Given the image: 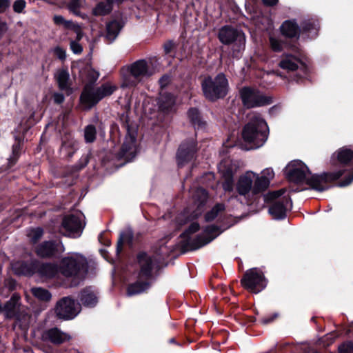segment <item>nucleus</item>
I'll return each mask as SVG.
<instances>
[{
	"instance_id": "25",
	"label": "nucleus",
	"mask_w": 353,
	"mask_h": 353,
	"mask_svg": "<svg viewBox=\"0 0 353 353\" xmlns=\"http://www.w3.org/2000/svg\"><path fill=\"white\" fill-rule=\"evenodd\" d=\"M187 117L195 131H204L206 129L207 122L198 108H190L187 111Z\"/></svg>"
},
{
	"instance_id": "2",
	"label": "nucleus",
	"mask_w": 353,
	"mask_h": 353,
	"mask_svg": "<svg viewBox=\"0 0 353 353\" xmlns=\"http://www.w3.org/2000/svg\"><path fill=\"white\" fill-rule=\"evenodd\" d=\"M269 128L265 121L258 116L252 117L242 130V138L249 146L248 149H256L268 139Z\"/></svg>"
},
{
	"instance_id": "61",
	"label": "nucleus",
	"mask_w": 353,
	"mask_h": 353,
	"mask_svg": "<svg viewBox=\"0 0 353 353\" xmlns=\"http://www.w3.org/2000/svg\"><path fill=\"white\" fill-rule=\"evenodd\" d=\"M10 6V0H0V12H4Z\"/></svg>"
},
{
	"instance_id": "22",
	"label": "nucleus",
	"mask_w": 353,
	"mask_h": 353,
	"mask_svg": "<svg viewBox=\"0 0 353 353\" xmlns=\"http://www.w3.org/2000/svg\"><path fill=\"white\" fill-rule=\"evenodd\" d=\"M37 274L43 280H52L57 278L60 274L59 263L55 262H43L37 260Z\"/></svg>"
},
{
	"instance_id": "46",
	"label": "nucleus",
	"mask_w": 353,
	"mask_h": 353,
	"mask_svg": "<svg viewBox=\"0 0 353 353\" xmlns=\"http://www.w3.org/2000/svg\"><path fill=\"white\" fill-rule=\"evenodd\" d=\"M194 197L199 205H204L208 199V192L203 188H199L195 192Z\"/></svg>"
},
{
	"instance_id": "11",
	"label": "nucleus",
	"mask_w": 353,
	"mask_h": 353,
	"mask_svg": "<svg viewBox=\"0 0 353 353\" xmlns=\"http://www.w3.org/2000/svg\"><path fill=\"white\" fill-rule=\"evenodd\" d=\"M346 170L340 169L336 172H323L320 174H308L305 180L311 190L324 192L334 186V183L345 174Z\"/></svg>"
},
{
	"instance_id": "41",
	"label": "nucleus",
	"mask_w": 353,
	"mask_h": 353,
	"mask_svg": "<svg viewBox=\"0 0 353 353\" xmlns=\"http://www.w3.org/2000/svg\"><path fill=\"white\" fill-rule=\"evenodd\" d=\"M32 293L34 296L42 301H49L52 298V294L49 290L42 288H32Z\"/></svg>"
},
{
	"instance_id": "12",
	"label": "nucleus",
	"mask_w": 353,
	"mask_h": 353,
	"mask_svg": "<svg viewBox=\"0 0 353 353\" xmlns=\"http://www.w3.org/2000/svg\"><path fill=\"white\" fill-rule=\"evenodd\" d=\"M239 97L246 109L267 106L273 103L271 96L265 94L259 88L243 86L239 90Z\"/></svg>"
},
{
	"instance_id": "52",
	"label": "nucleus",
	"mask_w": 353,
	"mask_h": 353,
	"mask_svg": "<svg viewBox=\"0 0 353 353\" xmlns=\"http://www.w3.org/2000/svg\"><path fill=\"white\" fill-rule=\"evenodd\" d=\"M54 55L61 61H65L66 59V52L64 49L59 46H57L54 49Z\"/></svg>"
},
{
	"instance_id": "30",
	"label": "nucleus",
	"mask_w": 353,
	"mask_h": 353,
	"mask_svg": "<svg viewBox=\"0 0 353 353\" xmlns=\"http://www.w3.org/2000/svg\"><path fill=\"white\" fill-rule=\"evenodd\" d=\"M252 173L247 172L241 175L236 185V190L241 196H246L250 192H252L253 179Z\"/></svg>"
},
{
	"instance_id": "57",
	"label": "nucleus",
	"mask_w": 353,
	"mask_h": 353,
	"mask_svg": "<svg viewBox=\"0 0 353 353\" xmlns=\"http://www.w3.org/2000/svg\"><path fill=\"white\" fill-rule=\"evenodd\" d=\"M52 97H53L54 103L59 104V105L63 103V101L65 100V97H64L63 94L61 93V92L54 93Z\"/></svg>"
},
{
	"instance_id": "15",
	"label": "nucleus",
	"mask_w": 353,
	"mask_h": 353,
	"mask_svg": "<svg viewBox=\"0 0 353 353\" xmlns=\"http://www.w3.org/2000/svg\"><path fill=\"white\" fill-rule=\"evenodd\" d=\"M34 252L42 259H59L65 252V247L61 240L51 239L37 244Z\"/></svg>"
},
{
	"instance_id": "33",
	"label": "nucleus",
	"mask_w": 353,
	"mask_h": 353,
	"mask_svg": "<svg viewBox=\"0 0 353 353\" xmlns=\"http://www.w3.org/2000/svg\"><path fill=\"white\" fill-rule=\"evenodd\" d=\"M59 88L63 91L72 90L70 82V74L67 69H61L58 70L55 75Z\"/></svg>"
},
{
	"instance_id": "55",
	"label": "nucleus",
	"mask_w": 353,
	"mask_h": 353,
	"mask_svg": "<svg viewBox=\"0 0 353 353\" xmlns=\"http://www.w3.org/2000/svg\"><path fill=\"white\" fill-rule=\"evenodd\" d=\"M170 78L168 75H163L159 80V83L161 89V91H163V89L170 83Z\"/></svg>"
},
{
	"instance_id": "5",
	"label": "nucleus",
	"mask_w": 353,
	"mask_h": 353,
	"mask_svg": "<svg viewBox=\"0 0 353 353\" xmlns=\"http://www.w3.org/2000/svg\"><path fill=\"white\" fill-rule=\"evenodd\" d=\"M203 97L209 102L223 99L228 94L230 85L226 75L220 72L214 77L208 75L201 82Z\"/></svg>"
},
{
	"instance_id": "8",
	"label": "nucleus",
	"mask_w": 353,
	"mask_h": 353,
	"mask_svg": "<svg viewBox=\"0 0 353 353\" xmlns=\"http://www.w3.org/2000/svg\"><path fill=\"white\" fill-rule=\"evenodd\" d=\"M153 74V69L146 60H137L128 67L127 73L123 75L121 86L123 88H134L143 79L149 78Z\"/></svg>"
},
{
	"instance_id": "29",
	"label": "nucleus",
	"mask_w": 353,
	"mask_h": 353,
	"mask_svg": "<svg viewBox=\"0 0 353 353\" xmlns=\"http://www.w3.org/2000/svg\"><path fill=\"white\" fill-rule=\"evenodd\" d=\"M78 143L70 136H64L60 148V154L63 159H70L78 150Z\"/></svg>"
},
{
	"instance_id": "18",
	"label": "nucleus",
	"mask_w": 353,
	"mask_h": 353,
	"mask_svg": "<svg viewBox=\"0 0 353 353\" xmlns=\"http://www.w3.org/2000/svg\"><path fill=\"white\" fill-rule=\"evenodd\" d=\"M61 225L64 236L76 239L81 236L85 223L81 221V214H69L63 217Z\"/></svg>"
},
{
	"instance_id": "59",
	"label": "nucleus",
	"mask_w": 353,
	"mask_h": 353,
	"mask_svg": "<svg viewBox=\"0 0 353 353\" xmlns=\"http://www.w3.org/2000/svg\"><path fill=\"white\" fill-rule=\"evenodd\" d=\"M223 181H232L234 180V173L232 169L228 168L225 170L223 174Z\"/></svg>"
},
{
	"instance_id": "28",
	"label": "nucleus",
	"mask_w": 353,
	"mask_h": 353,
	"mask_svg": "<svg viewBox=\"0 0 353 353\" xmlns=\"http://www.w3.org/2000/svg\"><path fill=\"white\" fill-rule=\"evenodd\" d=\"M43 337L46 340L54 345H61L69 341L71 339L69 334L63 332L58 327H52L46 330L43 334Z\"/></svg>"
},
{
	"instance_id": "42",
	"label": "nucleus",
	"mask_w": 353,
	"mask_h": 353,
	"mask_svg": "<svg viewBox=\"0 0 353 353\" xmlns=\"http://www.w3.org/2000/svg\"><path fill=\"white\" fill-rule=\"evenodd\" d=\"M44 230L41 227L32 228L30 229V232L28 234V236L30 239L32 244H38V242L43 237Z\"/></svg>"
},
{
	"instance_id": "10",
	"label": "nucleus",
	"mask_w": 353,
	"mask_h": 353,
	"mask_svg": "<svg viewBox=\"0 0 353 353\" xmlns=\"http://www.w3.org/2000/svg\"><path fill=\"white\" fill-rule=\"evenodd\" d=\"M120 120L122 123V128L126 131V134L124 142L117 153V158L124 159L125 162H130L137 154V130L130 123L128 116L123 114Z\"/></svg>"
},
{
	"instance_id": "17",
	"label": "nucleus",
	"mask_w": 353,
	"mask_h": 353,
	"mask_svg": "<svg viewBox=\"0 0 353 353\" xmlns=\"http://www.w3.org/2000/svg\"><path fill=\"white\" fill-rule=\"evenodd\" d=\"M80 305L71 296H64L60 299L56 303L54 312L59 319L71 320L79 313Z\"/></svg>"
},
{
	"instance_id": "24",
	"label": "nucleus",
	"mask_w": 353,
	"mask_h": 353,
	"mask_svg": "<svg viewBox=\"0 0 353 353\" xmlns=\"http://www.w3.org/2000/svg\"><path fill=\"white\" fill-rule=\"evenodd\" d=\"M124 25L122 19H113L106 23L105 40L108 44L114 41Z\"/></svg>"
},
{
	"instance_id": "48",
	"label": "nucleus",
	"mask_w": 353,
	"mask_h": 353,
	"mask_svg": "<svg viewBox=\"0 0 353 353\" xmlns=\"http://www.w3.org/2000/svg\"><path fill=\"white\" fill-rule=\"evenodd\" d=\"M339 353H353V342L347 341L341 343L338 347Z\"/></svg>"
},
{
	"instance_id": "27",
	"label": "nucleus",
	"mask_w": 353,
	"mask_h": 353,
	"mask_svg": "<svg viewBox=\"0 0 353 353\" xmlns=\"http://www.w3.org/2000/svg\"><path fill=\"white\" fill-rule=\"evenodd\" d=\"M270 46L271 50L274 52H281L284 49L292 50V52H298L299 46L296 43L290 42L286 39L278 37H270Z\"/></svg>"
},
{
	"instance_id": "4",
	"label": "nucleus",
	"mask_w": 353,
	"mask_h": 353,
	"mask_svg": "<svg viewBox=\"0 0 353 353\" xmlns=\"http://www.w3.org/2000/svg\"><path fill=\"white\" fill-rule=\"evenodd\" d=\"M294 52L296 54L283 53L278 65L281 69L288 72H294L299 70L301 74H296L293 77V81L301 84L310 77L309 61L306 56L301 52L299 48V51Z\"/></svg>"
},
{
	"instance_id": "26",
	"label": "nucleus",
	"mask_w": 353,
	"mask_h": 353,
	"mask_svg": "<svg viewBox=\"0 0 353 353\" xmlns=\"http://www.w3.org/2000/svg\"><path fill=\"white\" fill-rule=\"evenodd\" d=\"M37 259L18 261L14 264V271L16 275L32 276L37 274Z\"/></svg>"
},
{
	"instance_id": "43",
	"label": "nucleus",
	"mask_w": 353,
	"mask_h": 353,
	"mask_svg": "<svg viewBox=\"0 0 353 353\" xmlns=\"http://www.w3.org/2000/svg\"><path fill=\"white\" fill-rule=\"evenodd\" d=\"M112 11L108 8L104 1L99 2L94 8H92V14L95 17L106 16Z\"/></svg>"
},
{
	"instance_id": "51",
	"label": "nucleus",
	"mask_w": 353,
	"mask_h": 353,
	"mask_svg": "<svg viewBox=\"0 0 353 353\" xmlns=\"http://www.w3.org/2000/svg\"><path fill=\"white\" fill-rule=\"evenodd\" d=\"M277 317H278V314L273 313L268 316L262 317L260 319V322L262 325H268V324H270V323H272L273 321H274Z\"/></svg>"
},
{
	"instance_id": "37",
	"label": "nucleus",
	"mask_w": 353,
	"mask_h": 353,
	"mask_svg": "<svg viewBox=\"0 0 353 353\" xmlns=\"http://www.w3.org/2000/svg\"><path fill=\"white\" fill-rule=\"evenodd\" d=\"M150 285V283L147 281H137L128 285L127 293L129 296L135 295L145 292L149 288Z\"/></svg>"
},
{
	"instance_id": "60",
	"label": "nucleus",
	"mask_w": 353,
	"mask_h": 353,
	"mask_svg": "<svg viewBox=\"0 0 353 353\" xmlns=\"http://www.w3.org/2000/svg\"><path fill=\"white\" fill-rule=\"evenodd\" d=\"M6 286L8 288L9 290L13 291L16 289L17 281L13 279H10L8 281Z\"/></svg>"
},
{
	"instance_id": "62",
	"label": "nucleus",
	"mask_w": 353,
	"mask_h": 353,
	"mask_svg": "<svg viewBox=\"0 0 353 353\" xmlns=\"http://www.w3.org/2000/svg\"><path fill=\"white\" fill-rule=\"evenodd\" d=\"M270 178V181L274 177V173L272 168H266L263 171V175Z\"/></svg>"
},
{
	"instance_id": "13",
	"label": "nucleus",
	"mask_w": 353,
	"mask_h": 353,
	"mask_svg": "<svg viewBox=\"0 0 353 353\" xmlns=\"http://www.w3.org/2000/svg\"><path fill=\"white\" fill-rule=\"evenodd\" d=\"M353 160V150L346 147H342L337 150L331 157L330 163L332 165H341L343 167L347 166ZM344 179L337 182L339 187H345L353 181V166L350 169H345Z\"/></svg>"
},
{
	"instance_id": "58",
	"label": "nucleus",
	"mask_w": 353,
	"mask_h": 353,
	"mask_svg": "<svg viewBox=\"0 0 353 353\" xmlns=\"http://www.w3.org/2000/svg\"><path fill=\"white\" fill-rule=\"evenodd\" d=\"M99 242L105 246H110L111 245V241L109 238L105 236V232H103L99 235Z\"/></svg>"
},
{
	"instance_id": "14",
	"label": "nucleus",
	"mask_w": 353,
	"mask_h": 353,
	"mask_svg": "<svg viewBox=\"0 0 353 353\" xmlns=\"http://www.w3.org/2000/svg\"><path fill=\"white\" fill-rule=\"evenodd\" d=\"M241 285L246 290L257 294L264 290L268 283L263 272L255 268L248 270L241 279Z\"/></svg>"
},
{
	"instance_id": "23",
	"label": "nucleus",
	"mask_w": 353,
	"mask_h": 353,
	"mask_svg": "<svg viewBox=\"0 0 353 353\" xmlns=\"http://www.w3.org/2000/svg\"><path fill=\"white\" fill-rule=\"evenodd\" d=\"M300 37L303 39H313L318 35L319 30V23L312 19L302 21L299 24Z\"/></svg>"
},
{
	"instance_id": "53",
	"label": "nucleus",
	"mask_w": 353,
	"mask_h": 353,
	"mask_svg": "<svg viewBox=\"0 0 353 353\" xmlns=\"http://www.w3.org/2000/svg\"><path fill=\"white\" fill-rule=\"evenodd\" d=\"M175 46H176L175 43L173 41H172V40L167 41L163 44V50H164L165 54H170L173 51Z\"/></svg>"
},
{
	"instance_id": "50",
	"label": "nucleus",
	"mask_w": 353,
	"mask_h": 353,
	"mask_svg": "<svg viewBox=\"0 0 353 353\" xmlns=\"http://www.w3.org/2000/svg\"><path fill=\"white\" fill-rule=\"evenodd\" d=\"M70 46L71 50L75 54H80L83 52L82 46L76 41H71Z\"/></svg>"
},
{
	"instance_id": "63",
	"label": "nucleus",
	"mask_w": 353,
	"mask_h": 353,
	"mask_svg": "<svg viewBox=\"0 0 353 353\" xmlns=\"http://www.w3.org/2000/svg\"><path fill=\"white\" fill-rule=\"evenodd\" d=\"M7 29L6 23L0 21V39L3 37V34L7 31Z\"/></svg>"
},
{
	"instance_id": "6",
	"label": "nucleus",
	"mask_w": 353,
	"mask_h": 353,
	"mask_svg": "<svg viewBox=\"0 0 353 353\" xmlns=\"http://www.w3.org/2000/svg\"><path fill=\"white\" fill-rule=\"evenodd\" d=\"M59 265L60 274L65 278L83 280L88 273V262L83 255L63 256Z\"/></svg>"
},
{
	"instance_id": "21",
	"label": "nucleus",
	"mask_w": 353,
	"mask_h": 353,
	"mask_svg": "<svg viewBox=\"0 0 353 353\" xmlns=\"http://www.w3.org/2000/svg\"><path fill=\"white\" fill-rule=\"evenodd\" d=\"M281 37L290 42L296 43L299 46L300 39V28L296 19H287L282 22L279 27Z\"/></svg>"
},
{
	"instance_id": "16",
	"label": "nucleus",
	"mask_w": 353,
	"mask_h": 353,
	"mask_svg": "<svg viewBox=\"0 0 353 353\" xmlns=\"http://www.w3.org/2000/svg\"><path fill=\"white\" fill-rule=\"evenodd\" d=\"M199 147L196 138L190 137L183 140L179 145L176 154L178 166L181 168L195 159Z\"/></svg>"
},
{
	"instance_id": "35",
	"label": "nucleus",
	"mask_w": 353,
	"mask_h": 353,
	"mask_svg": "<svg viewBox=\"0 0 353 353\" xmlns=\"http://www.w3.org/2000/svg\"><path fill=\"white\" fill-rule=\"evenodd\" d=\"M80 301L84 306L92 307L97 305L98 299L90 288H85L81 291Z\"/></svg>"
},
{
	"instance_id": "19",
	"label": "nucleus",
	"mask_w": 353,
	"mask_h": 353,
	"mask_svg": "<svg viewBox=\"0 0 353 353\" xmlns=\"http://www.w3.org/2000/svg\"><path fill=\"white\" fill-rule=\"evenodd\" d=\"M285 175L290 181L296 184L305 183L307 174H311L309 168L301 161L294 160L290 161L285 167Z\"/></svg>"
},
{
	"instance_id": "38",
	"label": "nucleus",
	"mask_w": 353,
	"mask_h": 353,
	"mask_svg": "<svg viewBox=\"0 0 353 353\" xmlns=\"http://www.w3.org/2000/svg\"><path fill=\"white\" fill-rule=\"evenodd\" d=\"M225 210V206L224 203H216L212 208L207 212L204 215V219L205 222H212L219 215V213L224 212Z\"/></svg>"
},
{
	"instance_id": "34",
	"label": "nucleus",
	"mask_w": 353,
	"mask_h": 353,
	"mask_svg": "<svg viewBox=\"0 0 353 353\" xmlns=\"http://www.w3.org/2000/svg\"><path fill=\"white\" fill-rule=\"evenodd\" d=\"M23 144V139L19 136H16L14 139V143L12 147V157L8 159V168H11L18 161V159L21 154L22 146Z\"/></svg>"
},
{
	"instance_id": "3",
	"label": "nucleus",
	"mask_w": 353,
	"mask_h": 353,
	"mask_svg": "<svg viewBox=\"0 0 353 353\" xmlns=\"http://www.w3.org/2000/svg\"><path fill=\"white\" fill-rule=\"evenodd\" d=\"M217 37L223 45L228 46L229 54L233 59H239L242 57L246 43V37L242 30L225 25L219 30Z\"/></svg>"
},
{
	"instance_id": "39",
	"label": "nucleus",
	"mask_w": 353,
	"mask_h": 353,
	"mask_svg": "<svg viewBox=\"0 0 353 353\" xmlns=\"http://www.w3.org/2000/svg\"><path fill=\"white\" fill-rule=\"evenodd\" d=\"M53 21L57 26L62 25L68 30L77 31L79 28V25L74 23L72 21L65 20L61 15H54L53 17Z\"/></svg>"
},
{
	"instance_id": "47",
	"label": "nucleus",
	"mask_w": 353,
	"mask_h": 353,
	"mask_svg": "<svg viewBox=\"0 0 353 353\" xmlns=\"http://www.w3.org/2000/svg\"><path fill=\"white\" fill-rule=\"evenodd\" d=\"M110 138L114 143L120 141L121 134L117 123H113L110 126Z\"/></svg>"
},
{
	"instance_id": "7",
	"label": "nucleus",
	"mask_w": 353,
	"mask_h": 353,
	"mask_svg": "<svg viewBox=\"0 0 353 353\" xmlns=\"http://www.w3.org/2000/svg\"><path fill=\"white\" fill-rule=\"evenodd\" d=\"M117 90L116 85H110L108 83H103L97 88L84 85L79 97V103L83 110H90L103 99L111 96Z\"/></svg>"
},
{
	"instance_id": "20",
	"label": "nucleus",
	"mask_w": 353,
	"mask_h": 353,
	"mask_svg": "<svg viewBox=\"0 0 353 353\" xmlns=\"http://www.w3.org/2000/svg\"><path fill=\"white\" fill-rule=\"evenodd\" d=\"M155 261V257L146 251L141 250L137 253L135 262L139 266L138 279L148 280L152 277Z\"/></svg>"
},
{
	"instance_id": "40",
	"label": "nucleus",
	"mask_w": 353,
	"mask_h": 353,
	"mask_svg": "<svg viewBox=\"0 0 353 353\" xmlns=\"http://www.w3.org/2000/svg\"><path fill=\"white\" fill-rule=\"evenodd\" d=\"M83 72L85 73V80L86 81L85 85L94 86V83L99 77V72L96 71L92 68H85Z\"/></svg>"
},
{
	"instance_id": "56",
	"label": "nucleus",
	"mask_w": 353,
	"mask_h": 353,
	"mask_svg": "<svg viewBox=\"0 0 353 353\" xmlns=\"http://www.w3.org/2000/svg\"><path fill=\"white\" fill-rule=\"evenodd\" d=\"M234 180L232 181H223L222 187L225 192H231L234 190Z\"/></svg>"
},
{
	"instance_id": "54",
	"label": "nucleus",
	"mask_w": 353,
	"mask_h": 353,
	"mask_svg": "<svg viewBox=\"0 0 353 353\" xmlns=\"http://www.w3.org/2000/svg\"><path fill=\"white\" fill-rule=\"evenodd\" d=\"M90 154L81 157V158L79 159V163L77 165L78 170H82L88 164L89 161H90Z\"/></svg>"
},
{
	"instance_id": "45",
	"label": "nucleus",
	"mask_w": 353,
	"mask_h": 353,
	"mask_svg": "<svg viewBox=\"0 0 353 353\" xmlns=\"http://www.w3.org/2000/svg\"><path fill=\"white\" fill-rule=\"evenodd\" d=\"M83 0H70L68 4V9L70 12L73 14L81 17V12L80 9L82 6V3Z\"/></svg>"
},
{
	"instance_id": "36",
	"label": "nucleus",
	"mask_w": 353,
	"mask_h": 353,
	"mask_svg": "<svg viewBox=\"0 0 353 353\" xmlns=\"http://www.w3.org/2000/svg\"><path fill=\"white\" fill-rule=\"evenodd\" d=\"M270 183V178L266 176H257L252 185V194L256 195L265 192L268 188Z\"/></svg>"
},
{
	"instance_id": "49",
	"label": "nucleus",
	"mask_w": 353,
	"mask_h": 353,
	"mask_svg": "<svg viewBox=\"0 0 353 353\" xmlns=\"http://www.w3.org/2000/svg\"><path fill=\"white\" fill-rule=\"evenodd\" d=\"M26 2L25 0H16L13 3V10L17 13L23 12L26 8Z\"/></svg>"
},
{
	"instance_id": "1",
	"label": "nucleus",
	"mask_w": 353,
	"mask_h": 353,
	"mask_svg": "<svg viewBox=\"0 0 353 353\" xmlns=\"http://www.w3.org/2000/svg\"><path fill=\"white\" fill-rule=\"evenodd\" d=\"M200 228V224L198 222H192L179 235V238L182 239L179 243L181 253H186L188 251L196 250L202 248L216 239L223 231L216 225H209L203 229L205 235L198 234L192 240L190 236L199 231Z\"/></svg>"
},
{
	"instance_id": "64",
	"label": "nucleus",
	"mask_w": 353,
	"mask_h": 353,
	"mask_svg": "<svg viewBox=\"0 0 353 353\" xmlns=\"http://www.w3.org/2000/svg\"><path fill=\"white\" fill-rule=\"evenodd\" d=\"M34 115L35 112H32L29 116L27 120V122L29 123V125H34L37 122V121L34 119Z\"/></svg>"
},
{
	"instance_id": "31",
	"label": "nucleus",
	"mask_w": 353,
	"mask_h": 353,
	"mask_svg": "<svg viewBox=\"0 0 353 353\" xmlns=\"http://www.w3.org/2000/svg\"><path fill=\"white\" fill-rule=\"evenodd\" d=\"M134 235L132 229L129 228L119 234V236L117 243L116 253L119 255L123 250V245L126 243L130 248L134 246Z\"/></svg>"
},
{
	"instance_id": "32",
	"label": "nucleus",
	"mask_w": 353,
	"mask_h": 353,
	"mask_svg": "<svg viewBox=\"0 0 353 353\" xmlns=\"http://www.w3.org/2000/svg\"><path fill=\"white\" fill-rule=\"evenodd\" d=\"M175 104V97L171 92L161 91L158 99L159 108L163 112H169Z\"/></svg>"
},
{
	"instance_id": "44",
	"label": "nucleus",
	"mask_w": 353,
	"mask_h": 353,
	"mask_svg": "<svg viewBox=\"0 0 353 353\" xmlns=\"http://www.w3.org/2000/svg\"><path fill=\"white\" fill-rule=\"evenodd\" d=\"M97 130L94 125L90 124L85 128L84 139L85 141L88 143H93L96 140Z\"/></svg>"
},
{
	"instance_id": "9",
	"label": "nucleus",
	"mask_w": 353,
	"mask_h": 353,
	"mask_svg": "<svg viewBox=\"0 0 353 353\" xmlns=\"http://www.w3.org/2000/svg\"><path fill=\"white\" fill-rule=\"evenodd\" d=\"M285 192L284 189L276 191L269 192L264 195L265 202L271 205L269 207L268 212L274 219L283 220L287 216L288 207L290 208L292 201L290 196H283Z\"/></svg>"
}]
</instances>
